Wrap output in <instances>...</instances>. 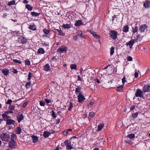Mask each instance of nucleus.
Here are the masks:
<instances>
[{
  "mask_svg": "<svg viewBox=\"0 0 150 150\" xmlns=\"http://www.w3.org/2000/svg\"><path fill=\"white\" fill-rule=\"evenodd\" d=\"M40 106H44L45 105V103L43 101H40Z\"/></svg>",
  "mask_w": 150,
  "mask_h": 150,
  "instance_id": "53",
  "label": "nucleus"
},
{
  "mask_svg": "<svg viewBox=\"0 0 150 150\" xmlns=\"http://www.w3.org/2000/svg\"><path fill=\"white\" fill-rule=\"evenodd\" d=\"M44 70L46 71H49L50 70V67L48 64H47L45 65L44 67Z\"/></svg>",
  "mask_w": 150,
  "mask_h": 150,
  "instance_id": "16",
  "label": "nucleus"
},
{
  "mask_svg": "<svg viewBox=\"0 0 150 150\" xmlns=\"http://www.w3.org/2000/svg\"><path fill=\"white\" fill-rule=\"evenodd\" d=\"M129 27L128 26L126 25L124 27L123 31L124 32L127 33L129 31Z\"/></svg>",
  "mask_w": 150,
  "mask_h": 150,
  "instance_id": "19",
  "label": "nucleus"
},
{
  "mask_svg": "<svg viewBox=\"0 0 150 150\" xmlns=\"http://www.w3.org/2000/svg\"><path fill=\"white\" fill-rule=\"evenodd\" d=\"M104 126V124H100V125H99L98 126V129L97 131H99L103 128V127Z\"/></svg>",
  "mask_w": 150,
  "mask_h": 150,
  "instance_id": "20",
  "label": "nucleus"
},
{
  "mask_svg": "<svg viewBox=\"0 0 150 150\" xmlns=\"http://www.w3.org/2000/svg\"><path fill=\"white\" fill-rule=\"evenodd\" d=\"M142 40L141 38L139 35H138L137 36V38L135 39V41L137 42L138 41H140Z\"/></svg>",
  "mask_w": 150,
  "mask_h": 150,
  "instance_id": "39",
  "label": "nucleus"
},
{
  "mask_svg": "<svg viewBox=\"0 0 150 150\" xmlns=\"http://www.w3.org/2000/svg\"><path fill=\"white\" fill-rule=\"evenodd\" d=\"M16 135L15 134H13L11 137V141H15L16 140Z\"/></svg>",
  "mask_w": 150,
  "mask_h": 150,
  "instance_id": "32",
  "label": "nucleus"
},
{
  "mask_svg": "<svg viewBox=\"0 0 150 150\" xmlns=\"http://www.w3.org/2000/svg\"><path fill=\"white\" fill-rule=\"evenodd\" d=\"M50 135V133L48 132L45 131L44 132L43 136L45 138L48 137Z\"/></svg>",
  "mask_w": 150,
  "mask_h": 150,
  "instance_id": "24",
  "label": "nucleus"
},
{
  "mask_svg": "<svg viewBox=\"0 0 150 150\" xmlns=\"http://www.w3.org/2000/svg\"><path fill=\"white\" fill-rule=\"evenodd\" d=\"M123 86L124 84H123L122 85L120 86L117 87L116 90L118 92H120L121 90H122L123 88Z\"/></svg>",
  "mask_w": 150,
  "mask_h": 150,
  "instance_id": "28",
  "label": "nucleus"
},
{
  "mask_svg": "<svg viewBox=\"0 0 150 150\" xmlns=\"http://www.w3.org/2000/svg\"><path fill=\"white\" fill-rule=\"evenodd\" d=\"M127 60L128 61H132V58L131 57L129 56L127 57Z\"/></svg>",
  "mask_w": 150,
  "mask_h": 150,
  "instance_id": "54",
  "label": "nucleus"
},
{
  "mask_svg": "<svg viewBox=\"0 0 150 150\" xmlns=\"http://www.w3.org/2000/svg\"><path fill=\"white\" fill-rule=\"evenodd\" d=\"M81 88L79 87H77L75 90V93H76V95H78V93H81Z\"/></svg>",
  "mask_w": 150,
  "mask_h": 150,
  "instance_id": "25",
  "label": "nucleus"
},
{
  "mask_svg": "<svg viewBox=\"0 0 150 150\" xmlns=\"http://www.w3.org/2000/svg\"><path fill=\"white\" fill-rule=\"evenodd\" d=\"M6 122V124L8 125H14L15 123V121L14 120L11 119L10 118L8 119Z\"/></svg>",
  "mask_w": 150,
  "mask_h": 150,
  "instance_id": "11",
  "label": "nucleus"
},
{
  "mask_svg": "<svg viewBox=\"0 0 150 150\" xmlns=\"http://www.w3.org/2000/svg\"><path fill=\"white\" fill-rule=\"evenodd\" d=\"M143 6L145 8H148L150 7V1L146 0L143 3Z\"/></svg>",
  "mask_w": 150,
  "mask_h": 150,
  "instance_id": "9",
  "label": "nucleus"
},
{
  "mask_svg": "<svg viewBox=\"0 0 150 150\" xmlns=\"http://www.w3.org/2000/svg\"><path fill=\"white\" fill-rule=\"evenodd\" d=\"M83 23L81 20L76 21V22L75 25L76 26H79L83 24Z\"/></svg>",
  "mask_w": 150,
  "mask_h": 150,
  "instance_id": "17",
  "label": "nucleus"
},
{
  "mask_svg": "<svg viewBox=\"0 0 150 150\" xmlns=\"http://www.w3.org/2000/svg\"><path fill=\"white\" fill-rule=\"evenodd\" d=\"M30 29L33 30H36V28L35 25H30Z\"/></svg>",
  "mask_w": 150,
  "mask_h": 150,
  "instance_id": "43",
  "label": "nucleus"
},
{
  "mask_svg": "<svg viewBox=\"0 0 150 150\" xmlns=\"http://www.w3.org/2000/svg\"><path fill=\"white\" fill-rule=\"evenodd\" d=\"M62 26L65 29H69L71 28V25L68 24H63Z\"/></svg>",
  "mask_w": 150,
  "mask_h": 150,
  "instance_id": "22",
  "label": "nucleus"
},
{
  "mask_svg": "<svg viewBox=\"0 0 150 150\" xmlns=\"http://www.w3.org/2000/svg\"><path fill=\"white\" fill-rule=\"evenodd\" d=\"M135 42V39L131 40L129 41L128 42L126 43L127 46L129 45L130 48H132L133 45L134 44Z\"/></svg>",
  "mask_w": 150,
  "mask_h": 150,
  "instance_id": "10",
  "label": "nucleus"
},
{
  "mask_svg": "<svg viewBox=\"0 0 150 150\" xmlns=\"http://www.w3.org/2000/svg\"><path fill=\"white\" fill-rule=\"evenodd\" d=\"M44 50L42 48H39L38 50L37 53L39 54H43L45 53Z\"/></svg>",
  "mask_w": 150,
  "mask_h": 150,
  "instance_id": "23",
  "label": "nucleus"
},
{
  "mask_svg": "<svg viewBox=\"0 0 150 150\" xmlns=\"http://www.w3.org/2000/svg\"><path fill=\"white\" fill-rule=\"evenodd\" d=\"M16 134H21V128L19 127H18L16 128Z\"/></svg>",
  "mask_w": 150,
  "mask_h": 150,
  "instance_id": "30",
  "label": "nucleus"
},
{
  "mask_svg": "<svg viewBox=\"0 0 150 150\" xmlns=\"http://www.w3.org/2000/svg\"><path fill=\"white\" fill-rule=\"evenodd\" d=\"M55 30H57L58 31V34L60 35L61 36H64L65 35V33L62 32L61 29H60V30H58V29H54Z\"/></svg>",
  "mask_w": 150,
  "mask_h": 150,
  "instance_id": "27",
  "label": "nucleus"
},
{
  "mask_svg": "<svg viewBox=\"0 0 150 150\" xmlns=\"http://www.w3.org/2000/svg\"><path fill=\"white\" fill-rule=\"evenodd\" d=\"M31 83L30 81H29L27 82L25 85V86L26 89H28L30 88L31 86Z\"/></svg>",
  "mask_w": 150,
  "mask_h": 150,
  "instance_id": "29",
  "label": "nucleus"
},
{
  "mask_svg": "<svg viewBox=\"0 0 150 150\" xmlns=\"http://www.w3.org/2000/svg\"><path fill=\"white\" fill-rule=\"evenodd\" d=\"M0 137L2 141L6 142H8L10 138V136L9 134L3 132L0 134Z\"/></svg>",
  "mask_w": 150,
  "mask_h": 150,
  "instance_id": "1",
  "label": "nucleus"
},
{
  "mask_svg": "<svg viewBox=\"0 0 150 150\" xmlns=\"http://www.w3.org/2000/svg\"><path fill=\"white\" fill-rule=\"evenodd\" d=\"M138 115V112H136L135 113H133L132 114V117L133 119L136 118L137 117Z\"/></svg>",
  "mask_w": 150,
  "mask_h": 150,
  "instance_id": "26",
  "label": "nucleus"
},
{
  "mask_svg": "<svg viewBox=\"0 0 150 150\" xmlns=\"http://www.w3.org/2000/svg\"><path fill=\"white\" fill-rule=\"evenodd\" d=\"M25 65H30V62L29 60L28 59H27L25 61Z\"/></svg>",
  "mask_w": 150,
  "mask_h": 150,
  "instance_id": "44",
  "label": "nucleus"
},
{
  "mask_svg": "<svg viewBox=\"0 0 150 150\" xmlns=\"http://www.w3.org/2000/svg\"><path fill=\"white\" fill-rule=\"evenodd\" d=\"M138 30V28L137 26H135L134 28H132V32L134 33L137 32Z\"/></svg>",
  "mask_w": 150,
  "mask_h": 150,
  "instance_id": "42",
  "label": "nucleus"
},
{
  "mask_svg": "<svg viewBox=\"0 0 150 150\" xmlns=\"http://www.w3.org/2000/svg\"><path fill=\"white\" fill-rule=\"evenodd\" d=\"M115 49V48L114 47H112L110 50V55H111L113 54L114 53V50Z\"/></svg>",
  "mask_w": 150,
  "mask_h": 150,
  "instance_id": "45",
  "label": "nucleus"
},
{
  "mask_svg": "<svg viewBox=\"0 0 150 150\" xmlns=\"http://www.w3.org/2000/svg\"><path fill=\"white\" fill-rule=\"evenodd\" d=\"M13 62L16 63H18L19 64H21V62L20 60H18L17 59H13Z\"/></svg>",
  "mask_w": 150,
  "mask_h": 150,
  "instance_id": "50",
  "label": "nucleus"
},
{
  "mask_svg": "<svg viewBox=\"0 0 150 150\" xmlns=\"http://www.w3.org/2000/svg\"><path fill=\"white\" fill-rule=\"evenodd\" d=\"M25 8L29 11H31L33 9L32 7L29 4L26 5Z\"/></svg>",
  "mask_w": 150,
  "mask_h": 150,
  "instance_id": "34",
  "label": "nucleus"
},
{
  "mask_svg": "<svg viewBox=\"0 0 150 150\" xmlns=\"http://www.w3.org/2000/svg\"><path fill=\"white\" fill-rule=\"evenodd\" d=\"M40 14V13H37L34 12H32L31 13V15L35 17L38 16Z\"/></svg>",
  "mask_w": 150,
  "mask_h": 150,
  "instance_id": "31",
  "label": "nucleus"
},
{
  "mask_svg": "<svg viewBox=\"0 0 150 150\" xmlns=\"http://www.w3.org/2000/svg\"><path fill=\"white\" fill-rule=\"evenodd\" d=\"M143 92H144L150 91V86L149 85H146L143 88Z\"/></svg>",
  "mask_w": 150,
  "mask_h": 150,
  "instance_id": "8",
  "label": "nucleus"
},
{
  "mask_svg": "<svg viewBox=\"0 0 150 150\" xmlns=\"http://www.w3.org/2000/svg\"><path fill=\"white\" fill-rule=\"evenodd\" d=\"M66 148L67 149V150H70L73 149V147L72 146H71V145H69L66 146Z\"/></svg>",
  "mask_w": 150,
  "mask_h": 150,
  "instance_id": "51",
  "label": "nucleus"
},
{
  "mask_svg": "<svg viewBox=\"0 0 150 150\" xmlns=\"http://www.w3.org/2000/svg\"><path fill=\"white\" fill-rule=\"evenodd\" d=\"M31 137L33 143H35L37 142L38 141V137L36 136L32 135Z\"/></svg>",
  "mask_w": 150,
  "mask_h": 150,
  "instance_id": "14",
  "label": "nucleus"
},
{
  "mask_svg": "<svg viewBox=\"0 0 150 150\" xmlns=\"http://www.w3.org/2000/svg\"><path fill=\"white\" fill-rule=\"evenodd\" d=\"M15 1H16L14 0L12 1H9L8 3V6H11L15 4H16Z\"/></svg>",
  "mask_w": 150,
  "mask_h": 150,
  "instance_id": "36",
  "label": "nucleus"
},
{
  "mask_svg": "<svg viewBox=\"0 0 150 150\" xmlns=\"http://www.w3.org/2000/svg\"><path fill=\"white\" fill-rule=\"evenodd\" d=\"M138 73L136 71L134 74V77L135 78H136L138 77Z\"/></svg>",
  "mask_w": 150,
  "mask_h": 150,
  "instance_id": "62",
  "label": "nucleus"
},
{
  "mask_svg": "<svg viewBox=\"0 0 150 150\" xmlns=\"http://www.w3.org/2000/svg\"><path fill=\"white\" fill-rule=\"evenodd\" d=\"M33 76V75H32V73L30 72H29L28 73V78L27 79L28 81H30L31 80V78H32Z\"/></svg>",
  "mask_w": 150,
  "mask_h": 150,
  "instance_id": "40",
  "label": "nucleus"
},
{
  "mask_svg": "<svg viewBox=\"0 0 150 150\" xmlns=\"http://www.w3.org/2000/svg\"><path fill=\"white\" fill-rule=\"evenodd\" d=\"M94 101L93 100H92L88 105V106H91L94 103Z\"/></svg>",
  "mask_w": 150,
  "mask_h": 150,
  "instance_id": "55",
  "label": "nucleus"
},
{
  "mask_svg": "<svg viewBox=\"0 0 150 150\" xmlns=\"http://www.w3.org/2000/svg\"><path fill=\"white\" fill-rule=\"evenodd\" d=\"M15 107L13 105H10L9 106V108L12 111L14 110Z\"/></svg>",
  "mask_w": 150,
  "mask_h": 150,
  "instance_id": "47",
  "label": "nucleus"
},
{
  "mask_svg": "<svg viewBox=\"0 0 150 150\" xmlns=\"http://www.w3.org/2000/svg\"><path fill=\"white\" fill-rule=\"evenodd\" d=\"M43 31L44 33L47 35L50 33V30H49L47 29L46 28H44L43 30Z\"/></svg>",
  "mask_w": 150,
  "mask_h": 150,
  "instance_id": "35",
  "label": "nucleus"
},
{
  "mask_svg": "<svg viewBox=\"0 0 150 150\" xmlns=\"http://www.w3.org/2000/svg\"><path fill=\"white\" fill-rule=\"evenodd\" d=\"M122 83L123 84H124L125 82L126 81L125 77H124L123 78H122Z\"/></svg>",
  "mask_w": 150,
  "mask_h": 150,
  "instance_id": "60",
  "label": "nucleus"
},
{
  "mask_svg": "<svg viewBox=\"0 0 150 150\" xmlns=\"http://www.w3.org/2000/svg\"><path fill=\"white\" fill-rule=\"evenodd\" d=\"M2 117L3 118V120L6 122L8 119L10 118V117L6 114H5V113L2 114Z\"/></svg>",
  "mask_w": 150,
  "mask_h": 150,
  "instance_id": "13",
  "label": "nucleus"
},
{
  "mask_svg": "<svg viewBox=\"0 0 150 150\" xmlns=\"http://www.w3.org/2000/svg\"><path fill=\"white\" fill-rule=\"evenodd\" d=\"M70 67L71 69H76L77 68V66L75 64H72L70 65Z\"/></svg>",
  "mask_w": 150,
  "mask_h": 150,
  "instance_id": "38",
  "label": "nucleus"
},
{
  "mask_svg": "<svg viewBox=\"0 0 150 150\" xmlns=\"http://www.w3.org/2000/svg\"><path fill=\"white\" fill-rule=\"evenodd\" d=\"M95 115V113L93 112H92L89 113V116L90 117V119L93 117Z\"/></svg>",
  "mask_w": 150,
  "mask_h": 150,
  "instance_id": "46",
  "label": "nucleus"
},
{
  "mask_svg": "<svg viewBox=\"0 0 150 150\" xmlns=\"http://www.w3.org/2000/svg\"><path fill=\"white\" fill-rule=\"evenodd\" d=\"M73 39L74 40H76L78 39V36L77 35H75L73 37Z\"/></svg>",
  "mask_w": 150,
  "mask_h": 150,
  "instance_id": "63",
  "label": "nucleus"
},
{
  "mask_svg": "<svg viewBox=\"0 0 150 150\" xmlns=\"http://www.w3.org/2000/svg\"><path fill=\"white\" fill-rule=\"evenodd\" d=\"M67 48L65 46H61L57 50V52H60L61 53L65 52L67 50Z\"/></svg>",
  "mask_w": 150,
  "mask_h": 150,
  "instance_id": "4",
  "label": "nucleus"
},
{
  "mask_svg": "<svg viewBox=\"0 0 150 150\" xmlns=\"http://www.w3.org/2000/svg\"><path fill=\"white\" fill-rule=\"evenodd\" d=\"M8 72V70L6 68L2 70V73L5 76H7Z\"/></svg>",
  "mask_w": 150,
  "mask_h": 150,
  "instance_id": "18",
  "label": "nucleus"
},
{
  "mask_svg": "<svg viewBox=\"0 0 150 150\" xmlns=\"http://www.w3.org/2000/svg\"><path fill=\"white\" fill-rule=\"evenodd\" d=\"M69 108H68V110H70L73 107V104L71 102H69Z\"/></svg>",
  "mask_w": 150,
  "mask_h": 150,
  "instance_id": "49",
  "label": "nucleus"
},
{
  "mask_svg": "<svg viewBox=\"0 0 150 150\" xmlns=\"http://www.w3.org/2000/svg\"><path fill=\"white\" fill-rule=\"evenodd\" d=\"M140 89H138L136 90V92L135 94L136 97H143V93Z\"/></svg>",
  "mask_w": 150,
  "mask_h": 150,
  "instance_id": "5",
  "label": "nucleus"
},
{
  "mask_svg": "<svg viewBox=\"0 0 150 150\" xmlns=\"http://www.w3.org/2000/svg\"><path fill=\"white\" fill-rule=\"evenodd\" d=\"M12 102V101L11 99H8L7 102H6V103L7 104H11V103Z\"/></svg>",
  "mask_w": 150,
  "mask_h": 150,
  "instance_id": "56",
  "label": "nucleus"
},
{
  "mask_svg": "<svg viewBox=\"0 0 150 150\" xmlns=\"http://www.w3.org/2000/svg\"><path fill=\"white\" fill-rule=\"evenodd\" d=\"M125 142L129 144H132V142L130 140H125Z\"/></svg>",
  "mask_w": 150,
  "mask_h": 150,
  "instance_id": "58",
  "label": "nucleus"
},
{
  "mask_svg": "<svg viewBox=\"0 0 150 150\" xmlns=\"http://www.w3.org/2000/svg\"><path fill=\"white\" fill-rule=\"evenodd\" d=\"M71 141L68 140H66L64 142V144L66 146H67L71 145Z\"/></svg>",
  "mask_w": 150,
  "mask_h": 150,
  "instance_id": "37",
  "label": "nucleus"
},
{
  "mask_svg": "<svg viewBox=\"0 0 150 150\" xmlns=\"http://www.w3.org/2000/svg\"><path fill=\"white\" fill-rule=\"evenodd\" d=\"M127 137L130 139H132L135 137L134 134H131L128 135Z\"/></svg>",
  "mask_w": 150,
  "mask_h": 150,
  "instance_id": "41",
  "label": "nucleus"
},
{
  "mask_svg": "<svg viewBox=\"0 0 150 150\" xmlns=\"http://www.w3.org/2000/svg\"><path fill=\"white\" fill-rule=\"evenodd\" d=\"M51 115L54 118H55L57 117L55 113L53 110L52 111Z\"/></svg>",
  "mask_w": 150,
  "mask_h": 150,
  "instance_id": "48",
  "label": "nucleus"
},
{
  "mask_svg": "<svg viewBox=\"0 0 150 150\" xmlns=\"http://www.w3.org/2000/svg\"><path fill=\"white\" fill-rule=\"evenodd\" d=\"M109 34L110 38L114 40H115L117 38V33L116 31L114 30L110 31Z\"/></svg>",
  "mask_w": 150,
  "mask_h": 150,
  "instance_id": "2",
  "label": "nucleus"
},
{
  "mask_svg": "<svg viewBox=\"0 0 150 150\" xmlns=\"http://www.w3.org/2000/svg\"><path fill=\"white\" fill-rule=\"evenodd\" d=\"M45 100L47 103H49L51 102V100L49 99H45Z\"/></svg>",
  "mask_w": 150,
  "mask_h": 150,
  "instance_id": "57",
  "label": "nucleus"
},
{
  "mask_svg": "<svg viewBox=\"0 0 150 150\" xmlns=\"http://www.w3.org/2000/svg\"><path fill=\"white\" fill-rule=\"evenodd\" d=\"M135 106L134 105H132L131 107L130 108V110H133L135 109Z\"/></svg>",
  "mask_w": 150,
  "mask_h": 150,
  "instance_id": "61",
  "label": "nucleus"
},
{
  "mask_svg": "<svg viewBox=\"0 0 150 150\" xmlns=\"http://www.w3.org/2000/svg\"><path fill=\"white\" fill-rule=\"evenodd\" d=\"M16 142L15 141H10L8 142V146L11 149L16 147Z\"/></svg>",
  "mask_w": 150,
  "mask_h": 150,
  "instance_id": "7",
  "label": "nucleus"
},
{
  "mask_svg": "<svg viewBox=\"0 0 150 150\" xmlns=\"http://www.w3.org/2000/svg\"><path fill=\"white\" fill-rule=\"evenodd\" d=\"M13 72L15 74H16L18 72V71L15 69H13Z\"/></svg>",
  "mask_w": 150,
  "mask_h": 150,
  "instance_id": "64",
  "label": "nucleus"
},
{
  "mask_svg": "<svg viewBox=\"0 0 150 150\" xmlns=\"http://www.w3.org/2000/svg\"><path fill=\"white\" fill-rule=\"evenodd\" d=\"M92 34L93 36L96 38L99 39L101 37L100 36L96 34V33L95 32H92Z\"/></svg>",
  "mask_w": 150,
  "mask_h": 150,
  "instance_id": "21",
  "label": "nucleus"
},
{
  "mask_svg": "<svg viewBox=\"0 0 150 150\" xmlns=\"http://www.w3.org/2000/svg\"><path fill=\"white\" fill-rule=\"evenodd\" d=\"M147 26L146 25H142L140 26L139 28V30L141 33L143 32H144Z\"/></svg>",
  "mask_w": 150,
  "mask_h": 150,
  "instance_id": "12",
  "label": "nucleus"
},
{
  "mask_svg": "<svg viewBox=\"0 0 150 150\" xmlns=\"http://www.w3.org/2000/svg\"><path fill=\"white\" fill-rule=\"evenodd\" d=\"M23 118L24 116L22 114H21L19 116H17V119L19 123H20L21 120H23Z\"/></svg>",
  "mask_w": 150,
  "mask_h": 150,
  "instance_id": "15",
  "label": "nucleus"
},
{
  "mask_svg": "<svg viewBox=\"0 0 150 150\" xmlns=\"http://www.w3.org/2000/svg\"><path fill=\"white\" fill-rule=\"evenodd\" d=\"M78 102L81 103L85 100L86 98L81 93H78L77 95Z\"/></svg>",
  "mask_w": 150,
  "mask_h": 150,
  "instance_id": "3",
  "label": "nucleus"
},
{
  "mask_svg": "<svg viewBox=\"0 0 150 150\" xmlns=\"http://www.w3.org/2000/svg\"><path fill=\"white\" fill-rule=\"evenodd\" d=\"M72 131V129H67L65 131H64L62 132V133L64 135H66L68 133L69 131Z\"/></svg>",
  "mask_w": 150,
  "mask_h": 150,
  "instance_id": "33",
  "label": "nucleus"
},
{
  "mask_svg": "<svg viewBox=\"0 0 150 150\" xmlns=\"http://www.w3.org/2000/svg\"><path fill=\"white\" fill-rule=\"evenodd\" d=\"M18 42L23 44L27 42L26 39L22 36L18 38Z\"/></svg>",
  "mask_w": 150,
  "mask_h": 150,
  "instance_id": "6",
  "label": "nucleus"
},
{
  "mask_svg": "<svg viewBox=\"0 0 150 150\" xmlns=\"http://www.w3.org/2000/svg\"><path fill=\"white\" fill-rule=\"evenodd\" d=\"M13 113V111L11 110V111H7L4 112V113L8 115V114L9 113Z\"/></svg>",
  "mask_w": 150,
  "mask_h": 150,
  "instance_id": "52",
  "label": "nucleus"
},
{
  "mask_svg": "<svg viewBox=\"0 0 150 150\" xmlns=\"http://www.w3.org/2000/svg\"><path fill=\"white\" fill-rule=\"evenodd\" d=\"M82 32L81 31L79 30H78L77 32V34L78 35L80 36V35L82 34Z\"/></svg>",
  "mask_w": 150,
  "mask_h": 150,
  "instance_id": "59",
  "label": "nucleus"
}]
</instances>
